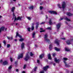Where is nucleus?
Here are the masks:
<instances>
[{
	"label": "nucleus",
	"instance_id": "obj_2",
	"mask_svg": "<svg viewBox=\"0 0 73 73\" xmlns=\"http://www.w3.org/2000/svg\"><path fill=\"white\" fill-rule=\"evenodd\" d=\"M63 60H64V61H63V62L65 65V66L66 67V68H68V67H70V66L69 64H66V61H66L67 60H68V58H63Z\"/></svg>",
	"mask_w": 73,
	"mask_h": 73
},
{
	"label": "nucleus",
	"instance_id": "obj_50",
	"mask_svg": "<svg viewBox=\"0 0 73 73\" xmlns=\"http://www.w3.org/2000/svg\"><path fill=\"white\" fill-rule=\"evenodd\" d=\"M3 60H1L0 61V62H3V63L4 62H3Z\"/></svg>",
	"mask_w": 73,
	"mask_h": 73
},
{
	"label": "nucleus",
	"instance_id": "obj_22",
	"mask_svg": "<svg viewBox=\"0 0 73 73\" xmlns=\"http://www.w3.org/2000/svg\"><path fill=\"white\" fill-rule=\"evenodd\" d=\"M35 36H36V33H35V32H34L32 34V37L33 38H35Z\"/></svg>",
	"mask_w": 73,
	"mask_h": 73
},
{
	"label": "nucleus",
	"instance_id": "obj_15",
	"mask_svg": "<svg viewBox=\"0 0 73 73\" xmlns=\"http://www.w3.org/2000/svg\"><path fill=\"white\" fill-rule=\"evenodd\" d=\"M47 56L48 57V59L50 60H52V58L51 57V55H50V54L49 53Z\"/></svg>",
	"mask_w": 73,
	"mask_h": 73
},
{
	"label": "nucleus",
	"instance_id": "obj_29",
	"mask_svg": "<svg viewBox=\"0 0 73 73\" xmlns=\"http://www.w3.org/2000/svg\"><path fill=\"white\" fill-rule=\"evenodd\" d=\"M44 40L45 39H46L47 38V37H48V36H47V35L45 34L44 35Z\"/></svg>",
	"mask_w": 73,
	"mask_h": 73
},
{
	"label": "nucleus",
	"instance_id": "obj_35",
	"mask_svg": "<svg viewBox=\"0 0 73 73\" xmlns=\"http://www.w3.org/2000/svg\"><path fill=\"white\" fill-rule=\"evenodd\" d=\"M27 19H28V20H30H30H31V17H27Z\"/></svg>",
	"mask_w": 73,
	"mask_h": 73
},
{
	"label": "nucleus",
	"instance_id": "obj_8",
	"mask_svg": "<svg viewBox=\"0 0 73 73\" xmlns=\"http://www.w3.org/2000/svg\"><path fill=\"white\" fill-rule=\"evenodd\" d=\"M54 61H55L56 63H58H58L60 62V59H57L56 58H55Z\"/></svg>",
	"mask_w": 73,
	"mask_h": 73
},
{
	"label": "nucleus",
	"instance_id": "obj_31",
	"mask_svg": "<svg viewBox=\"0 0 73 73\" xmlns=\"http://www.w3.org/2000/svg\"><path fill=\"white\" fill-rule=\"evenodd\" d=\"M17 62H18L17 61H16L15 62V66H17Z\"/></svg>",
	"mask_w": 73,
	"mask_h": 73
},
{
	"label": "nucleus",
	"instance_id": "obj_56",
	"mask_svg": "<svg viewBox=\"0 0 73 73\" xmlns=\"http://www.w3.org/2000/svg\"><path fill=\"white\" fill-rule=\"evenodd\" d=\"M13 16H15V13H14L13 12Z\"/></svg>",
	"mask_w": 73,
	"mask_h": 73
},
{
	"label": "nucleus",
	"instance_id": "obj_62",
	"mask_svg": "<svg viewBox=\"0 0 73 73\" xmlns=\"http://www.w3.org/2000/svg\"><path fill=\"white\" fill-rule=\"evenodd\" d=\"M45 30H43V31H42V32H45Z\"/></svg>",
	"mask_w": 73,
	"mask_h": 73
},
{
	"label": "nucleus",
	"instance_id": "obj_23",
	"mask_svg": "<svg viewBox=\"0 0 73 73\" xmlns=\"http://www.w3.org/2000/svg\"><path fill=\"white\" fill-rule=\"evenodd\" d=\"M55 44H57L58 45H59V42L57 40H56L54 41Z\"/></svg>",
	"mask_w": 73,
	"mask_h": 73
},
{
	"label": "nucleus",
	"instance_id": "obj_25",
	"mask_svg": "<svg viewBox=\"0 0 73 73\" xmlns=\"http://www.w3.org/2000/svg\"><path fill=\"white\" fill-rule=\"evenodd\" d=\"M15 10V7H13L12 8L11 11L12 12H14V11Z\"/></svg>",
	"mask_w": 73,
	"mask_h": 73
},
{
	"label": "nucleus",
	"instance_id": "obj_1",
	"mask_svg": "<svg viewBox=\"0 0 73 73\" xmlns=\"http://www.w3.org/2000/svg\"><path fill=\"white\" fill-rule=\"evenodd\" d=\"M16 36H15V37H20V38H21V39H19V41H21V42L23 41H24V39L23 38H22V36L20 35V34H19V33L18 32H17L16 33Z\"/></svg>",
	"mask_w": 73,
	"mask_h": 73
},
{
	"label": "nucleus",
	"instance_id": "obj_37",
	"mask_svg": "<svg viewBox=\"0 0 73 73\" xmlns=\"http://www.w3.org/2000/svg\"><path fill=\"white\" fill-rule=\"evenodd\" d=\"M34 29H35V27H34V26H32L31 31H33L34 30Z\"/></svg>",
	"mask_w": 73,
	"mask_h": 73
},
{
	"label": "nucleus",
	"instance_id": "obj_13",
	"mask_svg": "<svg viewBox=\"0 0 73 73\" xmlns=\"http://www.w3.org/2000/svg\"><path fill=\"white\" fill-rule=\"evenodd\" d=\"M23 57V54H21L19 56V57H18V59H20V58H22Z\"/></svg>",
	"mask_w": 73,
	"mask_h": 73
},
{
	"label": "nucleus",
	"instance_id": "obj_11",
	"mask_svg": "<svg viewBox=\"0 0 73 73\" xmlns=\"http://www.w3.org/2000/svg\"><path fill=\"white\" fill-rule=\"evenodd\" d=\"M45 40L46 42L47 43H48V44L50 43V40L48 38H47L44 39Z\"/></svg>",
	"mask_w": 73,
	"mask_h": 73
},
{
	"label": "nucleus",
	"instance_id": "obj_58",
	"mask_svg": "<svg viewBox=\"0 0 73 73\" xmlns=\"http://www.w3.org/2000/svg\"><path fill=\"white\" fill-rule=\"evenodd\" d=\"M66 25H68V22H66Z\"/></svg>",
	"mask_w": 73,
	"mask_h": 73
},
{
	"label": "nucleus",
	"instance_id": "obj_10",
	"mask_svg": "<svg viewBox=\"0 0 73 73\" xmlns=\"http://www.w3.org/2000/svg\"><path fill=\"white\" fill-rule=\"evenodd\" d=\"M5 29V27L4 26L1 27L0 28V33H1V31H4Z\"/></svg>",
	"mask_w": 73,
	"mask_h": 73
},
{
	"label": "nucleus",
	"instance_id": "obj_57",
	"mask_svg": "<svg viewBox=\"0 0 73 73\" xmlns=\"http://www.w3.org/2000/svg\"><path fill=\"white\" fill-rule=\"evenodd\" d=\"M11 40H12L13 39V37H11V38H10Z\"/></svg>",
	"mask_w": 73,
	"mask_h": 73
},
{
	"label": "nucleus",
	"instance_id": "obj_4",
	"mask_svg": "<svg viewBox=\"0 0 73 73\" xmlns=\"http://www.w3.org/2000/svg\"><path fill=\"white\" fill-rule=\"evenodd\" d=\"M49 13H50V14H54L55 15H57V13L56 11H49Z\"/></svg>",
	"mask_w": 73,
	"mask_h": 73
},
{
	"label": "nucleus",
	"instance_id": "obj_24",
	"mask_svg": "<svg viewBox=\"0 0 73 73\" xmlns=\"http://www.w3.org/2000/svg\"><path fill=\"white\" fill-rule=\"evenodd\" d=\"M49 49H50V50H51L52 49V45L50 44L49 46Z\"/></svg>",
	"mask_w": 73,
	"mask_h": 73
},
{
	"label": "nucleus",
	"instance_id": "obj_48",
	"mask_svg": "<svg viewBox=\"0 0 73 73\" xmlns=\"http://www.w3.org/2000/svg\"><path fill=\"white\" fill-rule=\"evenodd\" d=\"M37 63H38V64L40 63V60H37Z\"/></svg>",
	"mask_w": 73,
	"mask_h": 73
},
{
	"label": "nucleus",
	"instance_id": "obj_46",
	"mask_svg": "<svg viewBox=\"0 0 73 73\" xmlns=\"http://www.w3.org/2000/svg\"><path fill=\"white\" fill-rule=\"evenodd\" d=\"M10 61L11 62H12L13 61V59H12V58H10Z\"/></svg>",
	"mask_w": 73,
	"mask_h": 73
},
{
	"label": "nucleus",
	"instance_id": "obj_47",
	"mask_svg": "<svg viewBox=\"0 0 73 73\" xmlns=\"http://www.w3.org/2000/svg\"><path fill=\"white\" fill-rule=\"evenodd\" d=\"M61 39L62 40H66V39L65 38H61Z\"/></svg>",
	"mask_w": 73,
	"mask_h": 73
},
{
	"label": "nucleus",
	"instance_id": "obj_16",
	"mask_svg": "<svg viewBox=\"0 0 73 73\" xmlns=\"http://www.w3.org/2000/svg\"><path fill=\"white\" fill-rule=\"evenodd\" d=\"M38 25H39V23L37 22L36 23V25L35 26V28L36 29H38Z\"/></svg>",
	"mask_w": 73,
	"mask_h": 73
},
{
	"label": "nucleus",
	"instance_id": "obj_61",
	"mask_svg": "<svg viewBox=\"0 0 73 73\" xmlns=\"http://www.w3.org/2000/svg\"><path fill=\"white\" fill-rule=\"evenodd\" d=\"M34 23H33L32 25V27H34Z\"/></svg>",
	"mask_w": 73,
	"mask_h": 73
},
{
	"label": "nucleus",
	"instance_id": "obj_45",
	"mask_svg": "<svg viewBox=\"0 0 73 73\" xmlns=\"http://www.w3.org/2000/svg\"><path fill=\"white\" fill-rule=\"evenodd\" d=\"M45 24V22H42L40 24V25H42V24Z\"/></svg>",
	"mask_w": 73,
	"mask_h": 73
},
{
	"label": "nucleus",
	"instance_id": "obj_63",
	"mask_svg": "<svg viewBox=\"0 0 73 73\" xmlns=\"http://www.w3.org/2000/svg\"><path fill=\"white\" fill-rule=\"evenodd\" d=\"M22 73H25V71H23V72Z\"/></svg>",
	"mask_w": 73,
	"mask_h": 73
},
{
	"label": "nucleus",
	"instance_id": "obj_7",
	"mask_svg": "<svg viewBox=\"0 0 73 73\" xmlns=\"http://www.w3.org/2000/svg\"><path fill=\"white\" fill-rule=\"evenodd\" d=\"M49 68V67L48 66H45L43 67V69L44 71H46L47 69Z\"/></svg>",
	"mask_w": 73,
	"mask_h": 73
},
{
	"label": "nucleus",
	"instance_id": "obj_28",
	"mask_svg": "<svg viewBox=\"0 0 73 73\" xmlns=\"http://www.w3.org/2000/svg\"><path fill=\"white\" fill-rule=\"evenodd\" d=\"M65 50L66 52H69L70 51V50L68 49L67 48H65Z\"/></svg>",
	"mask_w": 73,
	"mask_h": 73
},
{
	"label": "nucleus",
	"instance_id": "obj_41",
	"mask_svg": "<svg viewBox=\"0 0 73 73\" xmlns=\"http://www.w3.org/2000/svg\"><path fill=\"white\" fill-rule=\"evenodd\" d=\"M58 6L59 7V8H60V9L61 8V7L60 6V5L59 4H58Z\"/></svg>",
	"mask_w": 73,
	"mask_h": 73
},
{
	"label": "nucleus",
	"instance_id": "obj_3",
	"mask_svg": "<svg viewBox=\"0 0 73 73\" xmlns=\"http://www.w3.org/2000/svg\"><path fill=\"white\" fill-rule=\"evenodd\" d=\"M72 41H73V39H71V40H67L65 42L67 45H70L71 44Z\"/></svg>",
	"mask_w": 73,
	"mask_h": 73
},
{
	"label": "nucleus",
	"instance_id": "obj_34",
	"mask_svg": "<svg viewBox=\"0 0 73 73\" xmlns=\"http://www.w3.org/2000/svg\"><path fill=\"white\" fill-rule=\"evenodd\" d=\"M31 28L30 27H28L27 28V31L28 32H30L31 31Z\"/></svg>",
	"mask_w": 73,
	"mask_h": 73
},
{
	"label": "nucleus",
	"instance_id": "obj_33",
	"mask_svg": "<svg viewBox=\"0 0 73 73\" xmlns=\"http://www.w3.org/2000/svg\"><path fill=\"white\" fill-rule=\"evenodd\" d=\"M3 42L5 46V45H6V42L5 41V40H3Z\"/></svg>",
	"mask_w": 73,
	"mask_h": 73
},
{
	"label": "nucleus",
	"instance_id": "obj_26",
	"mask_svg": "<svg viewBox=\"0 0 73 73\" xmlns=\"http://www.w3.org/2000/svg\"><path fill=\"white\" fill-rule=\"evenodd\" d=\"M49 23L50 25H52V20L51 19H50L49 20Z\"/></svg>",
	"mask_w": 73,
	"mask_h": 73
},
{
	"label": "nucleus",
	"instance_id": "obj_14",
	"mask_svg": "<svg viewBox=\"0 0 73 73\" xmlns=\"http://www.w3.org/2000/svg\"><path fill=\"white\" fill-rule=\"evenodd\" d=\"M61 25H60V23H58L57 25H56V28L57 29H59Z\"/></svg>",
	"mask_w": 73,
	"mask_h": 73
},
{
	"label": "nucleus",
	"instance_id": "obj_32",
	"mask_svg": "<svg viewBox=\"0 0 73 73\" xmlns=\"http://www.w3.org/2000/svg\"><path fill=\"white\" fill-rule=\"evenodd\" d=\"M12 66H10L8 68V69L9 70H11V69H12Z\"/></svg>",
	"mask_w": 73,
	"mask_h": 73
},
{
	"label": "nucleus",
	"instance_id": "obj_18",
	"mask_svg": "<svg viewBox=\"0 0 73 73\" xmlns=\"http://www.w3.org/2000/svg\"><path fill=\"white\" fill-rule=\"evenodd\" d=\"M67 15L68 16H71L73 15V14L70 13V12H68L67 13Z\"/></svg>",
	"mask_w": 73,
	"mask_h": 73
},
{
	"label": "nucleus",
	"instance_id": "obj_55",
	"mask_svg": "<svg viewBox=\"0 0 73 73\" xmlns=\"http://www.w3.org/2000/svg\"><path fill=\"white\" fill-rule=\"evenodd\" d=\"M26 56H29L28 55V53H27Z\"/></svg>",
	"mask_w": 73,
	"mask_h": 73
},
{
	"label": "nucleus",
	"instance_id": "obj_49",
	"mask_svg": "<svg viewBox=\"0 0 73 73\" xmlns=\"http://www.w3.org/2000/svg\"><path fill=\"white\" fill-rule=\"evenodd\" d=\"M56 56V54L55 53H54L53 54V56H54V57H55Z\"/></svg>",
	"mask_w": 73,
	"mask_h": 73
},
{
	"label": "nucleus",
	"instance_id": "obj_17",
	"mask_svg": "<svg viewBox=\"0 0 73 73\" xmlns=\"http://www.w3.org/2000/svg\"><path fill=\"white\" fill-rule=\"evenodd\" d=\"M22 17H18L17 18H16V19L17 20H17H20V21H21V18H22Z\"/></svg>",
	"mask_w": 73,
	"mask_h": 73
},
{
	"label": "nucleus",
	"instance_id": "obj_40",
	"mask_svg": "<svg viewBox=\"0 0 73 73\" xmlns=\"http://www.w3.org/2000/svg\"><path fill=\"white\" fill-rule=\"evenodd\" d=\"M27 66V65L25 64H24V66L23 67V69H25V68H26V67Z\"/></svg>",
	"mask_w": 73,
	"mask_h": 73
},
{
	"label": "nucleus",
	"instance_id": "obj_9",
	"mask_svg": "<svg viewBox=\"0 0 73 73\" xmlns=\"http://www.w3.org/2000/svg\"><path fill=\"white\" fill-rule=\"evenodd\" d=\"M66 5V3H65V2H63L62 5V8L63 9H64L65 8Z\"/></svg>",
	"mask_w": 73,
	"mask_h": 73
},
{
	"label": "nucleus",
	"instance_id": "obj_51",
	"mask_svg": "<svg viewBox=\"0 0 73 73\" xmlns=\"http://www.w3.org/2000/svg\"><path fill=\"white\" fill-rule=\"evenodd\" d=\"M40 73H44V71H40Z\"/></svg>",
	"mask_w": 73,
	"mask_h": 73
},
{
	"label": "nucleus",
	"instance_id": "obj_64",
	"mask_svg": "<svg viewBox=\"0 0 73 73\" xmlns=\"http://www.w3.org/2000/svg\"><path fill=\"white\" fill-rule=\"evenodd\" d=\"M71 73H73V71L71 72Z\"/></svg>",
	"mask_w": 73,
	"mask_h": 73
},
{
	"label": "nucleus",
	"instance_id": "obj_20",
	"mask_svg": "<svg viewBox=\"0 0 73 73\" xmlns=\"http://www.w3.org/2000/svg\"><path fill=\"white\" fill-rule=\"evenodd\" d=\"M34 8V6L33 5H31L29 7V9H32L33 10V9Z\"/></svg>",
	"mask_w": 73,
	"mask_h": 73
},
{
	"label": "nucleus",
	"instance_id": "obj_30",
	"mask_svg": "<svg viewBox=\"0 0 73 73\" xmlns=\"http://www.w3.org/2000/svg\"><path fill=\"white\" fill-rule=\"evenodd\" d=\"M30 55L31 56V57H33V56L34 55V54H33V53H32V52H31L30 53Z\"/></svg>",
	"mask_w": 73,
	"mask_h": 73
},
{
	"label": "nucleus",
	"instance_id": "obj_60",
	"mask_svg": "<svg viewBox=\"0 0 73 73\" xmlns=\"http://www.w3.org/2000/svg\"><path fill=\"white\" fill-rule=\"evenodd\" d=\"M53 65L54 66H55L56 65V63H53Z\"/></svg>",
	"mask_w": 73,
	"mask_h": 73
},
{
	"label": "nucleus",
	"instance_id": "obj_12",
	"mask_svg": "<svg viewBox=\"0 0 73 73\" xmlns=\"http://www.w3.org/2000/svg\"><path fill=\"white\" fill-rule=\"evenodd\" d=\"M44 53H43L41 55H40L39 56V57L40 59H42L43 57H44Z\"/></svg>",
	"mask_w": 73,
	"mask_h": 73
},
{
	"label": "nucleus",
	"instance_id": "obj_5",
	"mask_svg": "<svg viewBox=\"0 0 73 73\" xmlns=\"http://www.w3.org/2000/svg\"><path fill=\"white\" fill-rule=\"evenodd\" d=\"M31 59V57L30 56H25L24 60L25 61H27Z\"/></svg>",
	"mask_w": 73,
	"mask_h": 73
},
{
	"label": "nucleus",
	"instance_id": "obj_19",
	"mask_svg": "<svg viewBox=\"0 0 73 73\" xmlns=\"http://www.w3.org/2000/svg\"><path fill=\"white\" fill-rule=\"evenodd\" d=\"M3 65H8V63L7 61H5L4 62H3Z\"/></svg>",
	"mask_w": 73,
	"mask_h": 73
},
{
	"label": "nucleus",
	"instance_id": "obj_44",
	"mask_svg": "<svg viewBox=\"0 0 73 73\" xmlns=\"http://www.w3.org/2000/svg\"><path fill=\"white\" fill-rule=\"evenodd\" d=\"M7 38L8 40H10V39H11V37H9V36H7Z\"/></svg>",
	"mask_w": 73,
	"mask_h": 73
},
{
	"label": "nucleus",
	"instance_id": "obj_43",
	"mask_svg": "<svg viewBox=\"0 0 73 73\" xmlns=\"http://www.w3.org/2000/svg\"><path fill=\"white\" fill-rule=\"evenodd\" d=\"M48 29H49L50 31H51L52 30V28L51 27H48L47 28Z\"/></svg>",
	"mask_w": 73,
	"mask_h": 73
},
{
	"label": "nucleus",
	"instance_id": "obj_21",
	"mask_svg": "<svg viewBox=\"0 0 73 73\" xmlns=\"http://www.w3.org/2000/svg\"><path fill=\"white\" fill-rule=\"evenodd\" d=\"M54 49L56 51H57V52H58L60 50V48H58L56 47H55L54 48Z\"/></svg>",
	"mask_w": 73,
	"mask_h": 73
},
{
	"label": "nucleus",
	"instance_id": "obj_52",
	"mask_svg": "<svg viewBox=\"0 0 73 73\" xmlns=\"http://www.w3.org/2000/svg\"><path fill=\"white\" fill-rule=\"evenodd\" d=\"M19 69H16V72H19Z\"/></svg>",
	"mask_w": 73,
	"mask_h": 73
},
{
	"label": "nucleus",
	"instance_id": "obj_6",
	"mask_svg": "<svg viewBox=\"0 0 73 73\" xmlns=\"http://www.w3.org/2000/svg\"><path fill=\"white\" fill-rule=\"evenodd\" d=\"M25 44L24 43V42H22L21 44V49L22 50H23V49L25 48Z\"/></svg>",
	"mask_w": 73,
	"mask_h": 73
},
{
	"label": "nucleus",
	"instance_id": "obj_59",
	"mask_svg": "<svg viewBox=\"0 0 73 73\" xmlns=\"http://www.w3.org/2000/svg\"><path fill=\"white\" fill-rule=\"evenodd\" d=\"M40 30H41V31H42L43 30V29H42V28H40Z\"/></svg>",
	"mask_w": 73,
	"mask_h": 73
},
{
	"label": "nucleus",
	"instance_id": "obj_36",
	"mask_svg": "<svg viewBox=\"0 0 73 73\" xmlns=\"http://www.w3.org/2000/svg\"><path fill=\"white\" fill-rule=\"evenodd\" d=\"M17 21V19H16V16H15V17L14 18V22H15L16 21Z\"/></svg>",
	"mask_w": 73,
	"mask_h": 73
},
{
	"label": "nucleus",
	"instance_id": "obj_39",
	"mask_svg": "<svg viewBox=\"0 0 73 73\" xmlns=\"http://www.w3.org/2000/svg\"><path fill=\"white\" fill-rule=\"evenodd\" d=\"M10 46H11V45L9 44H8L7 45V48H9V47Z\"/></svg>",
	"mask_w": 73,
	"mask_h": 73
},
{
	"label": "nucleus",
	"instance_id": "obj_53",
	"mask_svg": "<svg viewBox=\"0 0 73 73\" xmlns=\"http://www.w3.org/2000/svg\"><path fill=\"white\" fill-rule=\"evenodd\" d=\"M63 18H61V19H59L60 21H61V20H63Z\"/></svg>",
	"mask_w": 73,
	"mask_h": 73
},
{
	"label": "nucleus",
	"instance_id": "obj_38",
	"mask_svg": "<svg viewBox=\"0 0 73 73\" xmlns=\"http://www.w3.org/2000/svg\"><path fill=\"white\" fill-rule=\"evenodd\" d=\"M40 10H42V9H43V8H44L43 7H42V6H40Z\"/></svg>",
	"mask_w": 73,
	"mask_h": 73
},
{
	"label": "nucleus",
	"instance_id": "obj_42",
	"mask_svg": "<svg viewBox=\"0 0 73 73\" xmlns=\"http://www.w3.org/2000/svg\"><path fill=\"white\" fill-rule=\"evenodd\" d=\"M37 67H35V68L34 70V71H35V72H36V69H37Z\"/></svg>",
	"mask_w": 73,
	"mask_h": 73
},
{
	"label": "nucleus",
	"instance_id": "obj_27",
	"mask_svg": "<svg viewBox=\"0 0 73 73\" xmlns=\"http://www.w3.org/2000/svg\"><path fill=\"white\" fill-rule=\"evenodd\" d=\"M65 20H66L67 21H70V19H68V18L67 17H66L65 19Z\"/></svg>",
	"mask_w": 73,
	"mask_h": 73
},
{
	"label": "nucleus",
	"instance_id": "obj_54",
	"mask_svg": "<svg viewBox=\"0 0 73 73\" xmlns=\"http://www.w3.org/2000/svg\"><path fill=\"white\" fill-rule=\"evenodd\" d=\"M45 16L46 17V19H48V16H47V15H46Z\"/></svg>",
	"mask_w": 73,
	"mask_h": 73
}]
</instances>
